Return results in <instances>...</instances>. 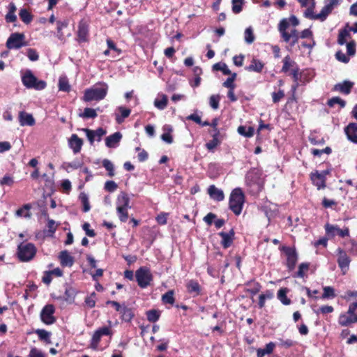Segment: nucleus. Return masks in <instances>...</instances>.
I'll list each match as a JSON object with an SVG mask.
<instances>
[{
	"instance_id": "6",
	"label": "nucleus",
	"mask_w": 357,
	"mask_h": 357,
	"mask_svg": "<svg viewBox=\"0 0 357 357\" xmlns=\"http://www.w3.org/2000/svg\"><path fill=\"white\" fill-rule=\"evenodd\" d=\"M26 45L25 36L22 33L16 32L11 33L6 41V47L10 50H18Z\"/></svg>"
},
{
	"instance_id": "33",
	"label": "nucleus",
	"mask_w": 357,
	"mask_h": 357,
	"mask_svg": "<svg viewBox=\"0 0 357 357\" xmlns=\"http://www.w3.org/2000/svg\"><path fill=\"white\" fill-rule=\"evenodd\" d=\"M289 26L290 22L289 21L288 18H283L282 20H280L278 24V31L282 38L283 36L287 37V29L289 27Z\"/></svg>"
},
{
	"instance_id": "53",
	"label": "nucleus",
	"mask_w": 357,
	"mask_h": 357,
	"mask_svg": "<svg viewBox=\"0 0 357 357\" xmlns=\"http://www.w3.org/2000/svg\"><path fill=\"white\" fill-rule=\"evenodd\" d=\"M296 344V342H295L291 339H287V340H284L282 338L278 339V346H280L282 348L288 349V348L295 346Z\"/></svg>"
},
{
	"instance_id": "5",
	"label": "nucleus",
	"mask_w": 357,
	"mask_h": 357,
	"mask_svg": "<svg viewBox=\"0 0 357 357\" xmlns=\"http://www.w3.org/2000/svg\"><path fill=\"white\" fill-rule=\"evenodd\" d=\"M135 278L138 285L142 288H146L153 280V275L149 268L142 266L135 272Z\"/></svg>"
},
{
	"instance_id": "16",
	"label": "nucleus",
	"mask_w": 357,
	"mask_h": 357,
	"mask_svg": "<svg viewBox=\"0 0 357 357\" xmlns=\"http://www.w3.org/2000/svg\"><path fill=\"white\" fill-rule=\"evenodd\" d=\"M218 234L222 238L221 245L224 248H228L231 245L235 235V232L233 229H231L229 232L221 231Z\"/></svg>"
},
{
	"instance_id": "24",
	"label": "nucleus",
	"mask_w": 357,
	"mask_h": 357,
	"mask_svg": "<svg viewBox=\"0 0 357 357\" xmlns=\"http://www.w3.org/2000/svg\"><path fill=\"white\" fill-rule=\"evenodd\" d=\"M264 67V63L260 60L253 58L249 66L245 68V70L249 72H255L260 73Z\"/></svg>"
},
{
	"instance_id": "57",
	"label": "nucleus",
	"mask_w": 357,
	"mask_h": 357,
	"mask_svg": "<svg viewBox=\"0 0 357 357\" xmlns=\"http://www.w3.org/2000/svg\"><path fill=\"white\" fill-rule=\"evenodd\" d=\"M243 0H232V11L237 14L242 10Z\"/></svg>"
},
{
	"instance_id": "26",
	"label": "nucleus",
	"mask_w": 357,
	"mask_h": 357,
	"mask_svg": "<svg viewBox=\"0 0 357 357\" xmlns=\"http://www.w3.org/2000/svg\"><path fill=\"white\" fill-rule=\"evenodd\" d=\"M311 179L313 184L317 187V189L319 190L326 187V179L322 174H319L318 172L311 174Z\"/></svg>"
},
{
	"instance_id": "42",
	"label": "nucleus",
	"mask_w": 357,
	"mask_h": 357,
	"mask_svg": "<svg viewBox=\"0 0 357 357\" xmlns=\"http://www.w3.org/2000/svg\"><path fill=\"white\" fill-rule=\"evenodd\" d=\"M146 318L150 322H156L160 318V312L157 310H150L146 312Z\"/></svg>"
},
{
	"instance_id": "2",
	"label": "nucleus",
	"mask_w": 357,
	"mask_h": 357,
	"mask_svg": "<svg viewBox=\"0 0 357 357\" xmlns=\"http://www.w3.org/2000/svg\"><path fill=\"white\" fill-rule=\"evenodd\" d=\"M245 202V195L240 188L234 189L229 196V208L236 215H239Z\"/></svg>"
},
{
	"instance_id": "21",
	"label": "nucleus",
	"mask_w": 357,
	"mask_h": 357,
	"mask_svg": "<svg viewBox=\"0 0 357 357\" xmlns=\"http://www.w3.org/2000/svg\"><path fill=\"white\" fill-rule=\"evenodd\" d=\"M130 202V199L128 195L126 192L122 191L117 196L116 201V207L131 208Z\"/></svg>"
},
{
	"instance_id": "54",
	"label": "nucleus",
	"mask_w": 357,
	"mask_h": 357,
	"mask_svg": "<svg viewBox=\"0 0 357 357\" xmlns=\"http://www.w3.org/2000/svg\"><path fill=\"white\" fill-rule=\"evenodd\" d=\"M309 266V263H301L298 266V270L296 273V277L303 278L305 275V273L308 271Z\"/></svg>"
},
{
	"instance_id": "18",
	"label": "nucleus",
	"mask_w": 357,
	"mask_h": 357,
	"mask_svg": "<svg viewBox=\"0 0 357 357\" xmlns=\"http://www.w3.org/2000/svg\"><path fill=\"white\" fill-rule=\"evenodd\" d=\"M344 132L348 139L357 144V123H350L344 128Z\"/></svg>"
},
{
	"instance_id": "44",
	"label": "nucleus",
	"mask_w": 357,
	"mask_h": 357,
	"mask_svg": "<svg viewBox=\"0 0 357 357\" xmlns=\"http://www.w3.org/2000/svg\"><path fill=\"white\" fill-rule=\"evenodd\" d=\"M244 39L247 44H252L255 39L253 30L251 26L248 27L244 32Z\"/></svg>"
},
{
	"instance_id": "22",
	"label": "nucleus",
	"mask_w": 357,
	"mask_h": 357,
	"mask_svg": "<svg viewBox=\"0 0 357 357\" xmlns=\"http://www.w3.org/2000/svg\"><path fill=\"white\" fill-rule=\"evenodd\" d=\"M59 259L63 266L71 267L74 264V258L67 250H63L59 253Z\"/></svg>"
},
{
	"instance_id": "63",
	"label": "nucleus",
	"mask_w": 357,
	"mask_h": 357,
	"mask_svg": "<svg viewBox=\"0 0 357 357\" xmlns=\"http://www.w3.org/2000/svg\"><path fill=\"white\" fill-rule=\"evenodd\" d=\"M26 56L32 61H36L38 60L39 58V55L36 50L32 48H29L27 50Z\"/></svg>"
},
{
	"instance_id": "45",
	"label": "nucleus",
	"mask_w": 357,
	"mask_h": 357,
	"mask_svg": "<svg viewBox=\"0 0 357 357\" xmlns=\"http://www.w3.org/2000/svg\"><path fill=\"white\" fill-rule=\"evenodd\" d=\"M324 293L321 296V298H334L336 296L335 290L332 287L326 286L323 288Z\"/></svg>"
},
{
	"instance_id": "31",
	"label": "nucleus",
	"mask_w": 357,
	"mask_h": 357,
	"mask_svg": "<svg viewBox=\"0 0 357 357\" xmlns=\"http://www.w3.org/2000/svg\"><path fill=\"white\" fill-rule=\"evenodd\" d=\"M350 38H351V36L349 31L345 26L344 29H340L339 31L337 43L340 45H343L346 44L347 40Z\"/></svg>"
},
{
	"instance_id": "58",
	"label": "nucleus",
	"mask_w": 357,
	"mask_h": 357,
	"mask_svg": "<svg viewBox=\"0 0 357 357\" xmlns=\"http://www.w3.org/2000/svg\"><path fill=\"white\" fill-rule=\"evenodd\" d=\"M107 45L109 50H112L116 53L114 57L119 56L121 53V50L116 47V44L110 38L107 39Z\"/></svg>"
},
{
	"instance_id": "25",
	"label": "nucleus",
	"mask_w": 357,
	"mask_h": 357,
	"mask_svg": "<svg viewBox=\"0 0 357 357\" xmlns=\"http://www.w3.org/2000/svg\"><path fill=\"white\" fill-rule=\"evenodd\" d=\"M357 322V316H349L346 313H342L339 316L338 323L342 326H348L351 324Z\"/></svg>"
},
{
	"instance_id": "3",
	"label": "nucleus",
	"mask_w": 357,
	"mask_h": 357,
	"mask_svg": "<svg viewBox=\"0 0 357 357\" xmlns=\"http://www.w3.org/2000/svg\"><path fill=\"white\" fill-rule=\"evenodd\" d=\"M36 248L31 243H21L17 247V257L21 261H29L36 254Z\"/></svg>"
},
{
	"instance_id": "12",
	"label": "nucleus",
	"mask_w": 357,
	"mask_h": 357,
	"mask_svg": "<svg viewBox=\"0 0 357 357\" xmlns=\"http://www.w3.org/2000/svg\"><path fill=\"white\" fill-rule=\"evenodd\" d=\"M326 233L328 236L334 237L336 235L342 238L349 236V230L347 227L341 229L337 225L326 224L325 225Z\"/></svg>"
},
{
	"instance_id": "51",
	"label": "nucleus",
	"mask_w": 357,
	"mask_h": 357,
	"mask_svg": "<svg viewBox=\"0 0 357 357\" xmlns=\"http://www.w3.org/2000/svg\"><path fill=\"white\" fill-rule=\"evenodd\" d=\"M102 166L108 171V175L110 177L114 176V167L112 162L108 159H104L102 160Z\"/></svg>"
},
{
	"instance_id": "28",
	"label": "nucleus",
	"mask_w": 357,
	"mask_h": 357,
	"mask_svg": "<svg viewBox=\"0 0 357 357\" xmlns=\"http://www.w3.org/2000/svg\"><path fill=\"white\" fill-rule=\"evenodd\" d=\"M275 344L271 342L266 344L264 348H259L257 350V357H264L266 355H270L273 353Z\"/></svg>"
},
{
	"instance_id": "60",
	"label": "nucleus",
	"mask_w": 357,
	"mask_h": 357,
	"mask_svg": "<svg viewBox=\"0 0 357 357\" xmlns=\"http://www.w3.org/2000/svg\"><path fill=\"white\" fill-rule=\"evenodd\" d=\"M70 85L65 78H60L59 81V89L60 91H69L70 90Z\"/></svg>"
},
{
	"instance_id": "48",
	"label": "nucleus",
	"mask_w": 357,
	"mask_h": 357,
	"mask_svg": "<svg viewBox=\"0 0 357 357\" xmlns=\"http://www.w3.org/2000/svg\"><path fill=\"white\" fill-rule=\"evenodd\" d=\"M79 199L83 204V211L85 213L89 211L91 206L89 202L88 195L84 192H82L79 195Z\"/></svg>"
},
{
	"instance_id": "37",
	"label": "nucleus",
	"mask_w": 357,
	"mask_h": 357,
	"mask_svg": "<svg viewBox=\"0 0 357 357\" xmlns=\"http://www.w3.org/2000/svg\"><path fill=\"white\" fill-rule=\"evenodd\" d=\"M237 130L241 135L246 137H251L255 133V129L251 126L246 128L245 126H241L238 128Z\"/></svg>"
},
{
	"instance_id": "8",
	"label": "nucleus",
	"mask_w": 357,
	"mask_h": 357,
	"mask_svg": "<svg viewBox=\"0 0 357 357\" xmlns=\"http://www.w3.org/2000/svg\"><path fill=\"white\" fill-rule=\"evenodd\" d=\"M111 329L109 327L104 326L96 330L92 335L90 343V347L93 350H97L98 344L102 335H110Z\"/></svg>"
},
{
	"instance_id": "13",
	"label": "nucleus",
	"mask_w": 357,
	"mask_h": 357,
	"mask_svg": "<svg viewBox=\"0 0 357 357\" xmlns=\"http://www.w3.org/2000/svg\"><path fill=\"white\" fill-rule=\"evenodd\" d=\"M77 40L79 43H84L88 41L89 36V25L84 20H81L78 24V29L77 31Z\"/></svg>"
},
{
	"instance_id": "34",
	"label": "nucleus",
	"mask_w": 357,
	"mask_h": 357,
	"mask_svg": "<svg viewBox=\"0 0 357 357\" xmlns=\"http://www.w3.org/2000/svg\"><path fill=\"white\" fill-rule=\"evenodd\" d=\"M188 291L190 294H195L199 295L201 291L199 283L195 280H190L187 284Z\"/></svg>"
},
{
	"instance_id": "23",
	"label": "nucleus",
	"mask_w": 357,
	"mask_h": 357,
	"mask_svg": "<svg viewBox=\"0 0 357 357\" xmlns=\"http://www.w3.org/2000/svg\"><path fill=\"white\" fill-rule=\"evenodd\" d=\"M121 138V133L119 132H116L114 134L106 137L105 144L109 148H115L118 146Z\"/></svg>"
},
{
	"instance_id": "29",
	"label": "nucleus",
	"mask_w": 357,
	"mask_h": 357,
	"mask_svg": "<svg viewBox=\"0 0 357 357\" xmlns=\"http://www.w3.org/2000/svg\"><path fill=\"white\" fill-rule=\"evenodd\" d=\"M121 314V319L126 322H130L135 316L133 310L130 307H128L123 304V307L119 312Z\"/></svg>"
},
{
	"instance_id": "35",
	"label": "nucleus",
	"mask_w": 357,
	"mask_h": 357,
	"mask_svg": "<svg viewBox=\"0 0 357 357\" xmlns=\"http://www.w3.org/2000/svg\"><path fill=\"white\" fill-rule=\"evenodd\" d=\"M287 292L288 289L287 288H281L278 292V298L285 305L291 304V300L287 296Z\"/></svg>"
},
{
	"instance_id": "47",
	"label": "nucleus",
	"mask_w": 357,
	"mask_h": 357,
	"mask_svg": "<svg viewBox=\"0 0 357 357\" xmlns=\"http://www.w3.org/2000/svg\"><path fill=\"white\" fill-rule=\"evenodd\" d=\"M76 290L72 287H67L65 289V300L71 303L76 295Z\"/></svg>"
},
{
	"instance_id": "10",
	"label": "nucleus",
	"mask_w": 357,
	"mask_h": 357,
	"mask_svg": "<svg viewBox=\"0 0 357 357\" xmlns=\"http://www.w3.org/2000/svg\"><path fill=\"white\" fill-rule=\"evenodd\" d=\"M341 0H325L324 6L322 8L318 16L321 22L326 20L327 17L331 13L333 10L340 5Z\"/></svg>"
},
{
	"instance_id": "20",
	"label": "nucleus",
	"mask_w": 357,
	"mask_h": 357,
	"mask_svg": "<svg viewBox=\"0 0 357 357\" xmlns=\"http://www.w3.org/2000/svg\"><path fill=\"white\" fill-rule=\"evenodd\" d=\"M19 121L22 126H32L35 124V119L32 114L21 111L19 113Z\"/></svg>"
},
{
	"instance_id": "32",
	"label": "nucleus",
	"mask_w": 357,
	"mask_h": 357,
	"mask_svg": "<svg viewBox=\"0 0 357 357\" xmlns=\"http://www.w3.org/2000/svg\"><path fill=\"white\" fill-rule=\"evenodd\" d=\"M118 111L120 112V114H115V119H116V121L120 124V123H122L124 121V119L126 118H127L131 111L130 109H127V108H125L123 107H119L117 108Z\"/></svg>"
},
{
	"instance_id": "50",
	"label": "nucleus",
	"mask_w": 357,
	"mask_h": 357,
	"mask_svg": "<svg viewBox=\"0 0 357 357\" xmlns=\"http://www.w3.org/2000/svg\"><path fill=\"white\" fill-rule=\"evenodd\" d=\"M57 25V32H58V38L60 40H62L63 38V33L62 32V29L67 27L68 25V20H63V21H57L56 22Z\"/></svg>"
},
{
	"instance_id": "9",
	"label": "nucleus",
	"mask_w": 357,
	"mask_h": 357,
	"mask_svg": "<svg viewBox=\"0 0 357 357\" xmlns=\"http://www.w3.org/2000/svg\"><path fill=\"white\" fill-rule=\"evenodd\" d=\"M282 250L284 251L287 255V266L289 270H294L298 261V254L296 249L290 247L282 246Z\"/></svg>"
},
{
	"instance_id": "46",
	"label": "nucleus",
	"mask_w": 357,
	"mask_h": 357,
	"mask_svg": "<svg viewBox=\"0 0 357 357\" xmlns=\"http://www.w3.org/2000/svg\"><path fill=\"white\" fill-rule=\"evenodd\" d=\"M336 104H338L341 108H343L346 105V102L341 99L340 97H333L332 98L329 99L327 102V105L330 107H334Z\"/></svg>"
},
{
	"instance_id": "52",
	"label": "nucleus",
	"mask_w": 357,
	"mask_h": 357,
	"mask_svg": "<svg viewBox=\"0 0 357 357\" xmlns=\"http://www.w3.org/2000/svg\"><path fill=\"white\" fill-rule=\"evenodd\" d=\"M79 116L85 119H94L98 114L94 109L86 107L84 109V112Z\"/></svg>"
},
{
	"instance_id": "14",
	"label": "nucleus",
	"mask_w": 357,
	"mask_h": 357,
	"mask_svg": "<svg viewBox=\"0 0 357 357\" xmlns=\"http://www.w3.org/2000/svg\"><path fill=\"white\" fill-rule=\"evenodd\" d=\"M291 75L294 82L291 86V91L294 93L301 84L305 83V75L303 73H299L298 67L291 70Z\"/></svg>"
},
{
	"instance_id": "64",
	"label": "nucleus",
	"mask_w": 357,
	"mask_h": 357,
	"mask_svg": "<svg viewBox=\"0 0 357 357\" xmlns=\"http://www.w3.org/2000/svg\"><path fill=\"white\" fill-rule=\"evenodd\" d=\"M29 357H45V355L40 350L34 347L31 349Z\"/></svg>"
},
{
	"instance_id": "56",
	"label": "nucleus",
	"mask_w": 357,
	"mask_h": 357,
	"mask_svg": "<svg viewBox=\"0 0 357 357\" xmlns=\"http://www.w3.org/2000/svg\"><path fill=\"white\" fill-rule=\"evenodd\" d=\"M220 96L219 95H212L209 98L210 106L213 109H217L219 107V102Z\"/></svg>"
},
{
	"instance_id": "55",
	"label": "nucleus",
	"mask_w": 357,
	"mask_h": 357,
	"mask_svg": "<svg viewBox=\"0 0 357 357\" xmlns=\"http://www.w3.org/2000/svg\"><path fill=\"white\" fill-rule=\"evenodd\" d=\"M282 62L283 66L282 68V71L284 73H287L289 70L290 67L293 66L295 64V62L291 61L289 56H286L283 59Z\"/></svg>"
},
{
	"instance_id": "41",
	"label": "nucleus",
	"mask_w": 357,
	"mask_h": 357,
	"mask_svg": "<svg viewBox=\"0 0 357 357\" xmlns=\"http://www.w3.org/2000/svg\"><path fill=\"white\" fill-rule=\"evenodd\" d=\"M213 70H220L222 71V73L225 75H229L231 74V70L229 69L227 65L225 63H216L213 66Z\"/></svg>"
},
{
	"instance_id": "30",
	"label": "nucleus",
	"mask_w": 357,
	"mask_h": 357,
	"mask_svg": "<svg viewBox=\"0 0 357 357\" xmlns=\"http://www.w3.org/2000/svg\"><path fill=\"white\" fill-rule=\"evenodd\" d=\"M17 10L16 6L14 3L11 2L8 5V12L5 16V20L6 22H15L17 21V16L15 15V11Z\"/></svg>"
},
{
	"instance_id": "19",
	"label": "nucleus",
	"mask_w": 357,
	"mask_h": 357,
	"mask_svg": "<svg viewBox=\"0 0 357 357\" xmlns=\"http://www.w3.org/2000/svg\"><path fill=\"white\" fill-rule=\"evenodd\" d=\"M210 197L217 202H221L225 199V195L221 189L218 188L215 185H211L208 190Z\"/></svg>"
},
{
	"instance_id": "36",
	"label": "nucleus",
	"mask_w": 357,
	"mask_h": 357,
	"mask_svg": "<svg viewBox=\"0 0 357 357\" xmlns=\"http://www.w3.org/2000/svg\"><path fill=\"white\" fill-rule=\"evenodd\" d=\"M19 16L22 21L26 24H29L33 20V15L28 11L26 8H22L19 12Z\"/></svg>"
},
{
	"instance_id": "39",
	"label": "nucleus",
	"mask_w": 357,
	"mask_h": 357,
	"mask_svg": "<svg viewBox=\"0 0 357 357\" xmlns=\"http://www.w3.org/2000/svg\"><path fill=\"white\" fill-rule=\"evenodd\" d=\"M35 333L38 335L39 339L45 342L46 343H51L50 336L51 333L45 331V329H37Z\"/></svg>"
},
{
	"instance_id": "38",
	"label": "nucleus",
	"mask_w": 357,
	"mask_h": 357,
	"mask_svg": "<svg viewBox=\"0 0 357 357\" xmlns=\"http://www.w3.org/2000/svg\"><path fill=\"white\" fill-rule=\"evenodd\" d=\"M161 99L156 98L154 100V106L160 110H163L166 108L168 102L167 96L165 94L160 96Z\"/></svg>"
},
{
	"instance_id": "40",
	"label": "nucleus",
	"mask_w": 357,
	"mask_h": 357,
	"mask_svg": "<svg viewBox=\"0 0 357 357\" xmlns=\"http://www.w3.org/2000/svg\"><path fill=\"white\" fill-rule=\"evenodd\" d=\"M129 208H121V207H116V213L117 215L122 222H126L128 219V210Z\"/></svg>"
},
{
	"instance_id": "43",
	"label": "nucleus",
	"mask_w": 357,
	"mask_h": 357,
	"mask_svg": "<svg viewBox=\"0 0 357 357\" xmlns=\"http://www.w3.org/2000/svg\"><path fill=\"white\" fill-rule=\"evenodd\" d=\"M315 8V5H311L309 6L305 11L304 12V16L306 18L310 19V20H320V18L318 17L319 15V13L314 14V9Z\"/></svg>"
},
{
	"instance_id": "61",
	"label": "nucleus",
	"mask_w": 357,
	"mask_h": 357,
	"mask_svg": "<svg viewBox=\"0 0 357 357\" xmlns=\"http://www.w3.org/2000/svg\"><path fill=\"white\" fill-rule=\"evenodd\" d=\"M117 188L118 185L114 181H106L104 187L105 190L109 192H114L117 189Z\"/></svg>"
},
{
	"instance_id": "11",
	"label": "nucleus",
	"mask_w": 357,
	"mask_h": 357,
	"mask_svg": "<svg viewBox=\"0 0 357 357\" xmlns=\"http://www.w3.org/2000/svg\"><path fill=\"white\" fill-rule=\"evenodd\" d=\"M337 255V262L340 269L345 273L349 267L351 259L346 252L341 248H338L336 250Z\"/></svg>"
},
{
	"instance_id": "4",
	"label": "nucleus",
	"mask_w": 357,
	"mask_h": 357,
	"mask_svg": "<svg viewBox=\"0 0 357 357\" xmlns=\"http://www.w3.org/2000/svg\"><path fill=\"white\" fill-rule=\"evenodd\" d=\"M22 82L26 88L36 90H43L47 86L45 81L38 79L30 70H27L22 76Z\"/></svg>"
},
{
	"instance_id": "15",
	"label": "nucleus",
	"mask_w": 357,
	"mask_h": 357,
	"mask_svg": "<svg viewBox=\"0 0 357 357\" xmlns=\"http://www.w3.org/2000/svg\"><path fill=\"white\" fill-rule=\"evenodd\" d=\"M354 85V83L353 82L345 80L342 82L335 84L333 90L335 91H339L345 95H348L351 93Z\"/></svg>"
},
{
	"instance_id": "49",
	"label": "nucleus",
	"mask_w": 357,
	"mask_h": 357,
	"mask_svg": "<svg viewBox=\"0 0 357 357\" xmlns=\"http://www.w3.org/2000/svg\"><path fill=\"white\" fill-rule=\"evenodd\" d=\"M174 292L173 290H169L167 292H166L165 294L162 296V301L164 303H168L173 305L174 303Z\"/></svg>"
},
{
	"instance_id": "62",
	"label": "nucleus",
	"mask_w": 357,
	"mask_h": 357,
	"mask_svg": "<svg viewBox=\"0 0 357 357\" xmlns=\"http://www.w3.org/2000/svg\"><path fill=\"white\" fill-rule=\"evenodd\" d=\"M332 150L330 147L327 146L324 149H312V153L314 156H321L323 153L330 154L331 153Z\"/></svg>"
},
{
	"instance_id": "7",
	"label": "nucleus",
	"mask_w": 357,
	"mask_h": 357,
	"mask_svg": "<svg viewBox=\"0 0 357 357\" xmlns=\"http://www.w3.org/2000/svg\"><path fill=\"white\" fill-rule=\"evenodd\" d=\"M54 312L55 308L53 305H46L40 312L41 321L47 325L53 324L56 321V318L54 317Z\"/></svg>"
},
{
	"instance_id": "1",
	"label": "nucleus",
	"mask_w": 357,
	"mask_h": 357,
	"mask_svg": "<svg viewBox=\"0 0 357 357\" xmlns=\"http://www.w3.org/2000/svg\"><path fill=\"white\" fill-rule=\"evenodd\" d=\"M107 90L108 85L106 83H99L92 88L85 90L83 100L85 102H90L92 100H101L106 96Z\"/></svg>"
},
{
	"instance_id": "17",
	"label": "nucleus",
	"mask_w": 357,
	"mask_h": 357,
	"mask_svg": "<svg viewBox=\"0 0 357 357\" xmlns=\"http://www.w3.org/2000/svg\"><path fill=\"white\" fill-rule=\"evenodd\" d=\"M68 145L75 154L80 152L83 145V140L76 134H73L68 141Z\"/></svg>"
},
{
	"instance_id": "27",
	"label": "nucleus",
	"mask_w": 357,
	"mask_h": 357,
	"mask_svg": "<svg viewBox=\"0 0 357 357\" xmlns=\"http://www.w3.org/2000/svg\"><path fill=\"white\" fill-rule=\"evenodd\" d=\"M212 137V140L209 141L206 144V147L209 151H213L221 143L222 141V137L220 131L215 132L213 134Z\"/></svg>"
},
{
	"instance_id": "59",
	"label": "nucleus",
	"mask_w": 357,
	"mask_h": 357,
	"mask_svg": "<svg viewBox=\"0 0 357 357\" xmlns=\"http://www.w3.org/2000/svg\"><path fill=\"white\" fill-rule=\"evenodd\" d=\"M47 226L48 228V232H49L50 235L52 236L55 233V231L57 229L58 225L56 224V222L54 220L48 218Z\"/></svg>"
}]
</instances>
